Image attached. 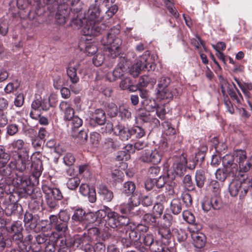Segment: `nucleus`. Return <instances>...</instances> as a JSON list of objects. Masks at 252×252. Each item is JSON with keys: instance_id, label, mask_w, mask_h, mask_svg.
Masks as SVG:
<instances>
[{"instance_id": "f257e3e1", "label": "nucleus", "mask_w": 252, "mask_h": 252, "mask_svg": "<svg viewBox=\"0 0 252 252\" xmlns=\"http://www.w3.org/2000/svg\"><path fill=\"white\" fill-rule=\"evenodd\" d=\"M223 168L218 169L215 173L217 179L224 182L229 174L236 175L239 172H246L250 169V163L246 158V152L237 150L223 156L222 159Z\"/></svg>"}, {"instance_id": "f03ea898", "label": "nucleus", "mask_w": 252, "mask_h": 252, "mask_svg": "<svg viewBox=\"0 0 252 252\" xmlns=\"http://www.w3.org/2000/svg\"><path fill=\"white\" fill-rule=\"evenodd\" d=\"M120 26H114L109 31L106 36L101 39V43L104 46H108L106 53L112 58L116 57L120 53V47L122 41L120 36Z\"/></svg>"}, {"instance_id": "7ed1b4c3", "label": "nucleus", "mask_w": 252, "mask_h": 252, "mask_svg": "<svg viewBox=\"0 0 252 252\" xmlns=\"http://www.w3.org/2000/svg\"><path fill=\"white\" fill-rule=\"evenodd\" d=\"M11 159L7 166L0 170V174L2 176H9L14 170L22 172L29 169L32 165L28 155L22 156L20 154L14 151L12 153Z\"/></svg>"}, {"instance_id": "20e7f679", "label": "nucleus", "mask_w": 252, "mask_h": 252, "mask_svg": "<svg viewBox=\"0 0 252 252\" xmlns=\"http://www.w3.org/2000/svg\"><path fill=\"white\" fill-rule=\"evenodd\" d=\"M155 58V55L150 56L149 54H144L140 57L136 63L131 67L130 71L131 74L134 76H137L140 72L144 69L148 71L154 70L156 66Z\"/></svg>"}, {"instance_id": "39448f33", "label": "nucleus", "mask_w": 252, "mask_h": 252, "mask_svg": "<svg viewBox=\"0 0 252 252\" xmlns=\"http://www.w3.org/2000/svg\"><path fill=\"white\" fill-rule=\"evenodd\" d=\"M80 65L78 60L74 59L70 61L66 68V73L71 84L69 85L70 90L75 94L79 93L81 90L80 86L77 84L79 77L77 75L76 71Z\"/></svg>"}, {"instance_id": "423d86ee", "label": "nucleus", "mask_w": 252, "mask_h": 252, "mask_svg": "<svg viewBox=\"0 0 252 252\" xmlns=\"http://www.w3.org/2000/svg\"><path fill=\"white\" fill-rule=\"evenodd\" d=\"M105 208L106 209V213L107 214L106 223L109 226L115 228L128 224L129 219L126 216H120L110 208Z\"/></svg>"}, {"instance_id": "0eeeda50", "label": "nucleus", "mask_w": 252, "mask_h": 252, "mask_svg": "<svg viewBox=\"0 0 252 252\" xmlns=\"http://www.w3.org/2000/svg\"><path fill=\"white\" fill-rule=\"evenodd\" d=\"M49 98L42 99L41 97L36 98L31 104V117L34 120H37L41 114V111H47L50 107Z\"/></svg>"}, {"instance_id": "6e6552de", "label": "nucleus", "mask_w": 252, "mask_h": 252, "mask_svg": "<svg viewBox=\"0 0 252 252\" xmlns=\"http://www.w3.org/2000/svg\"><path fill=\"white\" fill-rule=\"evenodd\" d=\"M248 187L244 179L235 178L229 184V191L232 196L239 195L240 198H243L247 193Z\"/></svg>"}, {"instance_id": "1a4fd4ad", "label": "nucleus", "mask_w": 252, "mask_h": 252, "mask_svg": "<svg viewBox=\"0 0 252 252\" xmlns=\"http://www.w3.org/2000/svg\"><path fill=\"white\" fill-rule=\"evenodd\" d=\"M106 28V26L101 22L87 21L82 32L85 36H97Z\"/></svg>"}, {"instance_id": "9d476101", "label": "nucleus", "mask_w": 252, "mask_h": 252, "mask_svg": "<svg viewBox=\"0 0 252 252\" xmlns=\"http://www.w3.org/2000/svg\"><path fill=\"white\" fill-rule=\"evenodd\" d=\"M43 190L46 202L50 208H54L56 206V200H61L63 198L61 191L57 188L46 186Z\"/></svg>"}, {"instance_id": "9b49d317", "label": "nucleus", "mask_w": 252, "mask_h": 252, "mask_svg": "<svg viewBox=\"0 0 252 252\" xmlns=\"http://www.w3.org/2000/svg\"><path fill=\"white\" fill-rule=\"evenodd\" d=\"M162 153L158 149L148 151L145 152L141 157V160L145 162H152L158 164L161 160Z\"/></svg>"}, {"instance_id": "f8f14e48", "label": "nucleus", "mask_w": 252, "mask_h": 252, "mask_svg": "<svg viewBox=\"0 0 252 252\" xmlns=\"http://www.w3.org/2000/svg\"><path fill=\"white\" fill-rule=\"evenodd\" d=\"M32 236L29 234L23 241H21L18 243L19 248L23 252H28L32 250L33 252H41L42 248L41 246H36L35 244H32L31 240Z\"/></svg>"}, {"instance_id": "ddd939ff", "label": "nucleus", "mask_w": 252, "mask_h": 252, "mask_svg": "<svg viewBox=\"0 0 252 252\" xmlns=\"http://www.w3.org/2000/svg\"><path fill=\"white\" fill-rule=\"evenodd\" d=\"M66 244L68 246L79 248L81 249L86 243H88L85 237V234L75 235L73 236H67L65 237Z\"/></svg>"}, {"instance_id": "4468645a", "label": "nucleus", "mask_w": 252, "mask_h": 252, "mask_svg": "<svg viewBox=\"0 0 252 252\" xmlns=\"http://www.w3.org/2000/svg\"><path fill=\"white\" fill-rule=\"evenodd\" d=\"M190 232L192 243L195 247L202 248L206 243V237L204 234L198 230H195L193 227L190 228Z\"/></svg>"}, {"instance_id": "2eb2a0df", "label": "nucleus", "mask_w": 252, "mask_h": 252, "mask_svg": "<svg viewBox=\"0 0 252 252\" xmlns=\"http://www.w3.org/2000/svg\"><path fill=\"white\" fill-rule=\"evenodd\" d=\"M79 46L81 50H83L89 56L94 55L97 50L95 44L93 43L91 39L87 38H82L79 42Z\"/></svg>"}, {"instance_id": "dca6fc26", "label": "nucleus", "mask_w": 252, "mask_h": 252, "mask_svg": "<svg viewBox=\"0 0 252 252\" xmlns=\"http://www.w3.org/2000/svg\"><path fill=\"white\" fill-rule=\"evenodd\" d=\"M105 114L102 109H97L95 110L90 119V124L95 126L96 125H102L105 122Z\"/></svg>"}, {"instance_id": "f3484780", "label": "nucleus", "mask_w": 252, "mask_h": 252, "mask_svg": "<svg viewBox=\"0 0 252 252\" xmlns=\"http://www.w3.org/2000/svg\"><path fill=\"white\" fill-rule=\"evenodd\" d=\"M99 5L94 2L89 7L87 14V21L100 22L101 17L100 15Z\"/></svg>"}, {"instance_id": "a211bd4d", "label": "nucleus", "mask_w": 252, "mask_h": 252, "mask_svg": "<svg viewBox=\"0 0 252 252\" xmlns=\"http://www.w3.org/2000/svg\"><path fill=\"white\" fill-rule=\"evenodd\" d=\"M59 108L63 113V119L65 121H70L74 117V111L72 108L71 104L67 101H63L59 105Z\"/></svg>"}, {"instance_id": "6ab92c4d", "label": "nucleus", "mask_w": 252, "mask_h": 252, "mask_svg": "<svg viewBox=\"0 0 252 252\" xmlns=\"http://www.w3.org/2000/svg\"><path fill=\"white\" fill-rule=\"evenodd\" d=\"M139 239L138 233L134 230H129L126 231V237L122 239V242L128 247L135 243Z\"/></svg>"}, {"instance_id": "aec40b11", "label": "nucleus", "mask_w": 252, "mask_h": 252, "mask_svg": "<svg viewBox=\"0 0 252 252\" xmlns=\"http://www.w3.org/2000/svg\"><path fill=\"white\" fill-rule=\"evenodd\" d=\"M114 133L122 141H126L131 136V129L121 125H118L114 127Z\"/></svg>"}, {"instance_id": "412c9836", "label": "nucleus", "mask_w": 252, "mask_h": 252, "mask_svg": "<svg viewBox=\"0 0 252 252\" xmlns=\"http://www.w3.org/2000/svg\"><path fill=\"white\" fill-rule=\"evenodd\" d=\"M79 191L83 196H88L89 200L91 203L96 201V193L94 188H90L88 185L82 184L80 187Z\"/></svg>"}, {"instance_id": "4be33fe9", "label": "nucleus", "mask_w": 252, "mask_h": 252, "mask_svg": "<svg viewBox=\"0 0 252 252\" xmlns=\"http://www.w3.org/2000/svg\"><path fill=\"white\" fill-rule=\"evenodd\" d=\"M49 220L50 223L54 225L55 229L58 232L64 233L67 230V222L59 220L57 216L51 215Z\"/></svg>"}, {"instance_id": "5701e85b", "label": "nucleus", "mask_w": 252, "mask_h": 252, "mask_svg": "<svg viewBox=\"0 0 252 252\" xmlns=\"http://www.w3.org/2000/svg\"><path fill=\"white\" fill-rule=\"evenodd\" d=\"M187 163L186 158L184 157H180L179 161L174 163L173 168L176 174L181 176L186 170V166Z\"/></svg>"}, {"instance_id": "b1692460", "label": "nucleus", "mask_w": 252, "mask_h": 252, "mask_svg": "<svg viewBox=\"0 0 252 252\" xmlns=\"http://www.w3.org/2000/svg\"><path fill=\"white\" fill-rule=\"evenodd\" d=\"M98 193L107 202H110L113 198V192L104 185H100L98 188Z\"/></svg>"}, {"instance_id": "393cba45", "label": "nucleus", "mask_w": 252, "mask_h": 252, "mask_svg": "<svg viewBox=\"0 0 252 252\" xmlns=\"http://www.w3.org/2000/svg\"><path fill=\"white\" fill-rule=\"evenodd\" d=\"M174 93L167 87L160 88L157 93V96L160 99L169 101L172 99Z\"/></svg>"}, {"instance_id": "a878e982", "label": "nucleus", "mask_w": 252, "mask_h": 252, "mask_svg": "<svg viewBox=\"0 0 252 252\" xmlns=\"http://www.w3.org/2000/svg\"><path fill=\"white\" fill-rule=\"evenodd\" d=\"M120 146V143L117 140L108 138L105 139L103 145V148L109 151H112L118 148Z\"/></svg>"}, {"instance_id": "bb28decb", "label": "nucleus", "mask_w": 252, "mask_h": 252, "mask_svg": "<svg viewBox=\"0 0 252 252\" xmlns=\"http://www.w3.org/2000/svg\"><path fill=\"white\" fill-rule=\"evenodd\" d=\"M85 237L88 243L96 241L98 239L99 234V229L96 227H92L88 229L87 232H85Z\"/></svg>"}, {"instance_id": "cd10ccee", "label": "nucleus", "mask_w": 252, "mask_h": 252, "mask_svg": "<svg viewBox=\"0 0 252 252\" xmlns=\"http://www.w3.org/2000/svg\"><path fill=\"white\" fill-rule=\"evenodd\" d=\"M10 158V155L6 152L5 148L0 145V169L7 166V163Z\"/></svg>"}, {"instance_id": "c85d7f7f", "label": "nucleus", "mask_w": 252, "mask_h": 252, "mask_svg": "<svg viewBox=\"0 0 252 252\" xmlns=\"http://www.w3.org/2000/svg\"><path fill=\"white\" fill-rule=\"evenodd\" d=\"M21 230V226L18 224H13L11 226V232L14 233L13 235V240L17 241L18 244L23 238Z\"/></svg>"}, {"instance_id": "c756f323", "label": "nucleus", "mask_w": 252, "mask_h": 252, "mask_svg": "<svg viewBox=\"0 0 252 252\" xmlns=\"http://www.w3.org/2000/svg\"><path fill=\"white\" fill-rule=\"evenodd\" d=\"M170 210L173 214H179L182 210L181 201L179 198L173 199L170 203Z\"/></svg>"}, {"instance_id": "7c9ffc66", "label": "nucleus", "mask_w": 252, "mask_h": 252, "mask_svg": "<svg viewBox=\"0 0 252 252\" xmlns=\"http://www.w3.org/2000/svg\"><path fill=\"white\" fill-rule=\"evenodd\" d=\"M147 146V144L142 141H138L136 142L134 145L127 144L126 146V150L129 153H134L135 150H140Z\"/></svg>"}, {"instance_id": "2f4dec72", "label": "nucleus", "mask_w": 252, "mask_h": 252, "mask_svg": "<svg viewBox=\"0 0 252 252\" xmlns=\"http://www.w3.org/2000/svg\"><path fill=\"white\" fill-rule=\"evenodd\" d=\"M119 116L122 120L124 121L129 120L131 118V113L128 106L121 105L119 107Z\"/></svg>"}, {"instance_id": "473e14b6", "label": "nucleus", "mask_w": 252, "mask_h": 252, "mask_svg": "<svg viewBox=\"0 0 252 252\" xmlns=\"http://www.w3.org/2000/svg\"><path fill=\"white\" fill-rule=\"evenodd\" d=\"M85 211L81 208H78L75 210L74 214L72 217V220L76 221L82 222L85 221L86 215Z\"/></svg>"}, {"instance_id": "72a5a7b5", "label": "nucleus", "mask_w": 252, "mask_h": 252, "mask_svg": "<svg viewBox=\"0 0 252 252\" xmlns=\"http://www.w3.org/2000/svg\"><path fill=\"white\" fill-rule=\"evenodd\" d=\"M233 86L234 89H229L228 94L232 99L236 100L238 103H240L241 99H242L241 94L234 84H233Z\"/></svg>"}, {"instance_id": "f704fd0d", "label": "nucleus", "mask_w": 252, "mask_h": 252, "mask_svg": "<svg viewBox=\"0 0 252 252\" xmlns=\"http://www.w3.org/2000/svg\"><path fill=\"white\" fill-rule=\"evenodd\" d=\"M137 118L144 122H150L151 121V115L149 112L143 109L138 110L137 113Z\"/></svg>"}, {"instance_id": "c9c22d12", "label": "nucleus", "mask_w": 252, "mask_h": 252, "mask_svg": "<svg viewBox=\"0 0 252 252\" xmlns=\"http://www.w3.org/2000/svg\"><path fill=\"white\" fill-rule=\"evenodd\" d=\"M32 165L34 168L32 175L35 178H38L42 171V161L39 159H37L36 161H33Z\"/></svg>"}, {"instance_id": "e433bc0d", "label": "nucleus", "mask_w": 252, "mask_h": 252, "mask_svg": "<svg viewBox=\"0 0 252 252\" xmlns=\"http://www.w3.org/2000/svg\"><path fill=\"white\" fill-rule=\"evenodd\" d=\"M206 178L204 172L202 170H197L195 174V181L196 186L199 188H202L204 185Z\"/></svg>"}, {"instance_id": "4c0bfd02", "label": "nucleus", "mask_w": 252, "mask_h": 252, "mask_svg": "<svg viewBox=\"0 0 252 252\" xmlns=\"http://www.w3.org/2000/svg\"><path fill=\"white\" fill-rule=\"evenodd\" d=\"M135 185L132 182L128 181L124 183L123 187V192L127 195L134 193Z\"/></svg>"}, {"instance_id": "58836bf2", "label": "nucleus", "mask_w": 252, "mask_h": 252, "mask_svg": "<svg viewBox=\"0 0 252 252\" xmlns=\"http://www.w3.org/2000/svg\"><path fill=\"white\" fill-rule=\"evenodd\" d=\"M122 75V69H115L112 73L107 72L105 76L106 78L110 82L115 81L117 78L120 77Z\"/></svg>"}, {"instance_id": "ea45409f", "label": "nucleus", "mask_w": 252, "mask_h": 252, "mask_svg": "<svg viewBox=\"0 0 252 252\" xmlns=\"http://www.w3.org/2000/svg\"><path fill=\"white\" fill-rule=\"evenodd\" d=\"M191 44L198 49L202 47L205 51L206 50L205 43L201 39L198 35H195L194 38L191 39Z\"/></svg>"}, {"instance_id": "a19ab883", "label": "nucleus", "mask_w": 252, "mask_h": 252, "mask_svg": "<svg viewBox=\"0 0 252 252\" xmlns=\"http://www.w3.org/2000/svg\"><path fill=\"white\" fill-rule=\"evenodd\" d=\"M80 183V180L77 177L69 178L66 183L67 188L71 190L77 188Z\"/></svg>"}, {"instance_id": "79ce46f5", "label": "nucleus", "mask_w": 252, "mask_h": 252, "mask_svg": "<svg viewBox=\"0 0 252 252\" xmlns=\"http://www.w3.org/2000/svg\"><path fill=\"white\" fill-rule=\"evenodd\" d=\"M130 198L129 203L133 207L139 205L141 201L140 199V194L137 191L131 194Z\"/></svg>"}, {"instance_id": "37998d69", "label": "nucleus", "mask_w": 252, "mask_h": 252, "mask_svg": "<svg viewBox=\"0 0 252 252\" xmlns=\"http://www.w3.org/2000/svg\"><path fill=\"white\" fill-rule=\"evenodd\" d=\"M210 188L216 194H219L221 191L222 184L215 180H212L210 182Z\"/></svg>"}, {"instance_id": "c03bdc74", "label": "nucleus", "mask_w": 252, "mask_h": 252, "mask_svg": "<svg viewBox=\"0 0 252 252\" xmlns=\"http://www.w3.org/2000/svg\"><path fill=\"white\" fill-rule=\"evenodd\" d=\"M96 221H97V219L94 213L90 212L89 213H87L86 215L85 221L83 222V225H84V227L86 228L87 227L88 224L94 223Z\"/></svg>"}, {"instance_id": "a18cd8bd", "label": "nucleus", "mask_w": 252, "mask_h": 252, "mask_svg": "<svg viewBox=\"0 0 252 252\" xmlns=\"http://www.w3.org/2000/svg\"><path fill=\"white\" fill-rule=\"evenodd\" d=\"M70 121H71V129L73 131H75L76 129L80 127L83 124L82 119L76 116L72 117Z\"/></svg>"}, {"instance_id": "49530a36", "label": "nucleus", "mask_w": 252, "mask_h": 252, "mask_svg": "<svg viewBox=\"0 0 252 252\" xmlns=\"http://www.w3.org/2000/svg\"><path fill=\"white\" fill-rule=\"evenodd\" d=\"M19 131V126L15 124L8 125L6 127V135L13 136L16 134Z\"/></svg>"}, {"instance_id": "de8ad7c7", "label": "nucleus", "mask_w": 252, "mask_h": 252, "mask_svg": "<svg viewBox=\"0 0 252 252\" xmlns=\"http://www.w3.org/2000/svg\"><path fill=\"white\" fill-rule=\"evenodd\" d=\"M162 126L164 129V132L166 135H173L175 133L176 130L170 123L165 121L162 123Z\"/></svg>"}, {"instance_id": "09e8293b", "label": "nucleus", "mask_w": 252, "mask_h": 252, "mask_svg": "<svg viewBox=\"0 0 252 252\" xmlns=\"http://www.w3.org/2000/svg\"><path fill=\"white\" fill-rule=\"evenodd\" d=\"M18 184L21 189H24L25 191L27 192L26 188L29 186L31 182L27 177H19L17 178Z\"/></svg>"}, {"instance_id": "8fccbe9b", "label": "nucleus", "mask_w": 252, "mask_h": 252, "mask_svg": "<svg viewBox=\"0 0 252 252\" xmlns=\"http://www.w3.org/2000/svg\"><path fill=\"white\" fill-rule=\"evenodd\" d=\"M182 216L184 220L189 223L191 224L194 222L195 217L190 211L188 210L183 211Z\"/></svg>"}, {"instance_id": "3c124183", "label": "nucleus", "mask_w": 252, "mask_h": 252, "mask_svg": "<svg viewBox=\"0 0 252 252\" xmlns=\"http://www.w3.org/2000/svg\"><path fill=\"white\" fill-rule=\"evenodd\" d=\"M25 145V143L22 139L14 140L11 143L12 148L17 151L22 150Z\"/></svg>"}, {"instance_id": "603ef678", "label": "nucleus", "mask_w": 252, "mask_h": 252, "mask_svg": "<svg viewBox=\"0 0 252 252\" xmlns=\"http://www.w3.org/2000/svg\"><path fill=\"white\" fill-rule=\"evenodd\" d=\"M135 135L137 138H141L145 135L143 129L139 126H134L131 129V135Z\"/></svg>"}, {"instance_id": "864d4df0", "label": "nucleus", "mask_w": 252, "mask_h": 252, "mask_svg": "<svg viewBox=\"0 0 252 252\" xmlns=\"http://www.w3.org/2000/svg\"><path fill=\"white\" fill-rule=\"evenodd\" d=\"M105 208H109L106 206H103L102 209L94 213L97 219L98 222H99L105 216H106L107 217V214L106 213V209Z\"/></svg>"}, {"instance_id": "5fc2aeb1", "label": "nucleus", "mask_w": 252, "mask_h": 252, "mask_svg": "<svg viewBox=\"0 0 252 252\" xmlns=\"http://www.w3.org/2000/svg\"><path fill=\"white\" fill-rule=\"evenodd\" d=\"M104 60V57L101 53H97L93 58V63L96 66L101 65Z\"/></svg>"}, {"instance_id": "6e6d98bb", "label": "nucleus", "mask_w": 252, "mask_h": 252, "mask_svg": "<svg viewBox=\"0 0 252 252\" xmlns=\"http://www.w3.org/2000/svg\"><path fill=\"white\" fill-rule=\"evenodd\" d=\"M132 206L129 203H123L119 206V209L121 213L124 215H127L131 211Z\"/></svg>"}, {"instance_id": "4d7b16f0", "label": "nucleus", "mask_w": 252, "mask_h": 252, "mask_svg": "<svg viewBox=\"0 0 252 252\" xmlns=\"http://www.w3.org/2000/svg\"><path fill=\"white\" fill-rule=\"evenodd\" d=\"M38 229L42 232H47L51 229V224L47 220H42L41 223L38 225Z\"/></svg>"}, {"instance_id": "13d9d810", "label": "nucleus", "mask_w": 252, "mask_h": 252, "mask_svg": "<svg viewBox=\"0 0 252 252\" xmlns=\"http://www.w3.org/2000/svg\"><path fill=\"white\" fill-rule=\"evenodd\" d=\"M75 157L71 153H67L63 158V162L66 165L72 166L75 161Z\"/></svg>"}, {"instance_id": "bf43d9fd", "label": "nucleus", "mask_w": 252, "mask_h": 252, "mask_svg": "<svg viewBox=\"0 0 252 252\" xmlns=\"http://www.w3.org/2000/svg\"><path fill=\"white\" fill-rule=\"evenodd\" d=\"M157 116L161 120L165 119L166 110L163 106L157 105L155 107Z\"/></svg>"}, {"instance_id": "052dcab7", "label": "nucleus", "mask_w": 252, "mask_h": 252, "mask_svg": "<svg viewBox=\"0 0 252 252\" xmlns=\"http://www.w3.org/2000/svg\"><path fill=\"white\" fill-rule=\"evenodd\" d=\"M8 122L7 112L5 111H0V127H4Z\"/></svg>"}, {"instance_id": "680f3d73", "label": "nucleus", "mask_w": 252, "mask_h": 252, "mask_svg": "<svg viewBox=\"0 0 252 252\" xmlns=\"http://www.w3.org/2000/svg\"><path fill=\"white\" fill-rule=\"evenodd\" d=\"M149 248L152 252H161L165 250L157 241H155Z\"/></svg>"}, {"instance_id": "e2e57ef3", "label": "nucleus", "mask_w": 252, "mask_h": 252, "mask_svg": "<svg viewBox=\"0 0 252 252\" xmlns=\"http://www.w3.org/2000/svg\"><path fill=\"white\" fill-rule=\"evenodd\" d=\"M24 102V97L23 94H19L16 95L14 101V103L15 106L18 107H21Z\"/></svg>"}, {"instance_id": "0e129e2a", "label": "nucleus", "mask_w": 252, "mask_h": 252, "mask_svg": "<svg viewBox=\"0 0 252 252\" xmlns=\"http://www.w3.org/2000/svg\"><path fill=\"white\" fill-rule=\"evenodd\" d=\"M48 236L43 233H40L37 235L35 237L36 242L38 245L36 246H40L41 244L45 243L48 239Z\"/></svg>"}, {"instance_id": "69168bd1", "label": "nucleus", "mask_w": 252, "mask_h": 252, "mask_svg": "<svg viewBox=\"0 0 252 252\" xmlns=\"http://www.w3.org/2000/svg\"><path fill=\"white\" fill-rule=\"evenodd\" d=\"M71 246H68L66 244V239H63L61 240L60 244V248L58 252H70V248Z\"/></svg>"}, {"instance_id": "338daca9", "label": "nucleus", "mask_w": 252, "mask_h": 252, "mask_svg": "<svg viewBox=\"0 0 252 252\" xmlns=\"http://www.w3.org/2000/svg\"><path fill=\"white\" fill-rule=\"evenodd\" d=\"M183 183L185 187L188 189H191L193 188L192 182L191 180V176L189 175H186L183 180Z\"/></svg>"}, {"instance_id": "774afa93", "label": "nucleus", "mask_w": 252, "mask_h": 252, "mask_svg": "<svg viewBox=\"0 0 252 252\" xmlns=\"http://www.w3.org/2000/svg\"><path fill=\"white\" fill-rule=\"evenodd\" d=\"M58 217L59 220L66 222H68L70 219L69 215L65 210H61L59 213Z\"/></svg>"}]
</instances>
